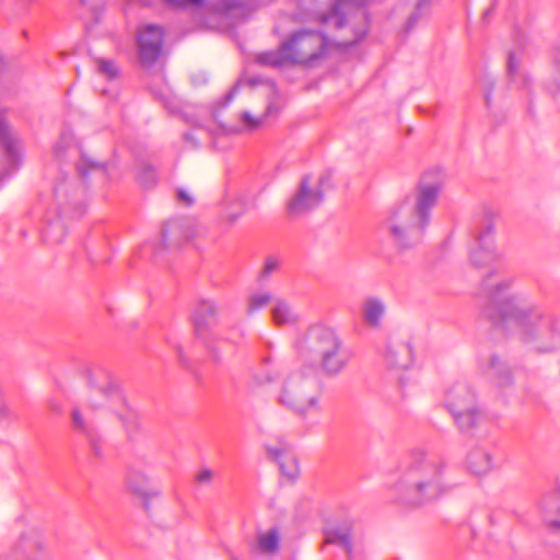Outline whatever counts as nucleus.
<instances>
[{"label":"nucleus","instance_id":"19","mask_svg":"<svg viewBox=\"0 0 560 560\" xmlns=\"http://www.w3.org/2000/svg\"><path fill=\"white\" fill-rule=\"evenodd\" d=\"M466 466L476 476L489 474L494 468L491 452L481 446L471 448L466 458Z\"/></svg>","mask_w":560,"mask_h":560},{"label":"nucleus","instance_id":"16","mask_svg":"<svg viewBox=\"0 0 560 560\" xmlns=\"http://www.w3.org/2000/svg\"><path fill=\"white\" fill-rule=\"evenodd\" d=\"M80 3L88 36L91 39L102 37L105 0H80Z\"/></svg>","mask_w":560,"mask_h":560},{"label":"nucleus","instance_id":"51","mask_svg":"<svg viewBox=\"0 0 560 560\" xmlns=\"http://www.w3.org/2000/svg\"><path fill=\"white\" fill-rule=\"evenodd\" d=\"M267 381H268V382H272V381H273V378H272L271 376H267Z\"/></svg>","mask_w":560,"mask_h":560},{"label":"nucleus","instance_id":"5","mask_svg":"<svg viewBox=\"0 0 560 560\" xmlns=\"http://www.w3.org/2000/svg\"><path fill=\"white\" fill-rule=\"evenodd\" d=\"M310 371L301 369L291 372L276 392V401L300 417L320 409V395L316 380Z\"/></svg>","mask_w":560,"mask_h":560},{"label":"nucleus","instance_id":"48","mask_svg":"<svg viewBox=\"0 0 560 560\" xmlns=\"http://www.w3.org/2000/svg\"><path fill=\"white\" fill-rule=\"evenodd\" d=\"M555 491H556V493L560 494V470L556 478Z\"/></svg>","mask_w":560,"mask_h":560},{"label":"nucleus","instance_id":"7","mask_svg":"<svg viewBox=\"0 0 560 560\" xmlns=\"http://www.w3.org/2000/svg\"><path fill=\"white\" fill-rule=\"evenodd\" d=\"M445 407L463 432H471L486 419L478 408L476 395L466 382L453 384L445 394Z\"/></svg>","mask_w":560,"mask_h":560},{"label":"nucleus","instance_id":"34","mask_svg":"<svg viewBox=\"0 0 560 560\" xmlns=\"http://www.w3.org/2000/svg\"><path fill=\"white\" fill-rule=\"evenodd\" d=\"M360 20H361L360 26L351 27L353 38L349 39V40L337 42V43H335L336 46L341 47V48H347L349 46L357 44L365 36V34L368 33V19L365 16V14H362L360 16Z\"/></svg>","mask_w":560,"mask_h":560},{"label":"nucleus","instance_id":"32","mask_svg":"<svg viewBox=\"0 0 560 560\" xmlns=\"http://www.w3.org/2000/svg\"><path fill=\"white\" fill-rule=\"evenodd\" d=\"M16 420L18 417L7 400L4 386L0 382V425L9 427Z\"/></svg>","mask_w":560,"mask_h":560},{"label":"nucleus","instance_id":"8","mask_svg":"<svg viewBox=\"0 0 560 560\" xmlns=\"http://www.w3.org/2000/svg\"><path fill=\"white\" fill-rule=\"evenodd\" d=\"M15 560H51V552L42 530L23 532L12 548Z\"/></svg>","mask_w":560,"mask_h":560},{"label":"nucleus","instance_id":"4","mask_svg":"<svg viewBox=\"0 0 560 560\" xmlns=\"http://www.w3.org/2000/svg\"><path fill=\"white\" fill-rule=\"evenodd\" d=\"M328 37L318 31L301 30L293 33L277 50L256 55L259 65L280 68L287 65H313L327 54Z\"/></svg>","mask_w":560,"mask_h":560},{"label":"nucleus","instance_id":"15","mask_svg":"<svg viewBox=\"0 0 560 560\" xmlns=\"http://www.w3.org/2000/svg\"><path fill=\"white\" fill-rule=\"evenodd\" d=\"M371 0H336L331 9L320 14L319 21L323 24L334 25L336 28H345L348 24V15L352 16L353 9L365 5Z\"/></svg>","mask_w":560,"mask_h":560},{"label":"nucleus","instance_id":"53","mask_svg":"<svg viewBox=\"0 0 560 560\" xmlns=\"http://www.w3.org/2000/svg\"><path fill=\"white\" fill-rule=\"evenodd\" d=\"M490 13V10L485 11V16H487Z\"/></svg>","mask_w":560,"mask_h":560},{"label":"nucleus","instance_id":"22","mask_svg":"<svg viewBox=\"0 0 560 560\" xmlns=\"http://www.w3.org/2000/svg\"><path fill=\"white\" fill-rule=\"evenodd\" d=\"M480 366L493 377L497 385L502 387L511 383V373L506 364L495 354H487L480 358Z\"/></svg>","mask_w":560,"mask_h":560},{"label":"nucleus","instance_id":"2","mask_svg":"<svg viewBox=\"0 0 560 560\" xmlns=\"http://www.w3.org/2000/svg\"><path fill=\"white\" fill-rule=\"evenodd\" d=\"M447 464L439 455L413 451L402 464L399 475L388 482L394 499L410 506H421L450 492L445 481Z\"/></svg>","mask_w":560,"mask_h":560},{"label":"nucleus","instance_id":"26","mask_svg":"<svg viewBox=\"0 0 560 560\" xmlns=\"http://www.w3.org/2000/svg\"><path fill=\"white\" fill-rule=\"evenodd\" d=\"M271 314L277 325H293L299 320L298 313L282 299L275 300Z\"/></svg>","mask_w":560,"mask_h":560},{"label":"nucleus","instance_id":"30","mask_svg":"<svg viewBox=\"0 0 560 560\" xmlns=\"http://www.w3.org/2000/svg\"><path fill=\"white\" fill-rule=\"evenodd\" d=\"M326 541L342 545L347 550L349 560H361L357 559L352 552L351 535L349 528L342 527L329 532L326 536Z\"/></svg>","mask_w":560,"mask_h":560},{"label":"nucleus","instance_id":"41","mask_svg":"<svg viewBox=\"0 0 560 560\" xmlns=\"http://www.w3.org/2000/svg\"><path fill=\"white\" fill-rule=\"evenodd\" d=\"M177 197L188 206L192 205L194 202V198L184 189H179L177 191Z\"/></svg>","mask_w":560,"mask_h":560},{"label":"nucleus","instance_id":"10","mask_svg":"<svg viewBox=\"0 0 560 560\" xmlns=\"http://www.w3.org/2000/svg\"><path fill=\"white\" fill-rule=\"evenodd\" d=\"M493 232L494 224L492 220H485L478 231L476 246L469 253V258L474 266L482 267L500 259L501 254L494 245Z\"/></svg>","mask_w":560,"mask_h":560},{"label":"nucleus","instance_id":"28","mask_svg":"<svg viewBox=\"0 0 560 560\" xmlns=\"http://www.w3.org/2000/svg\"><path fill=\"white\" fill-rule=\"evenodd\" d=\"M553 503V494L548 493L541 497L539 501V509L542 513V518L547 527L560 532V506L553 513L551 511Z\"/></svg>","mask_w":560,"mask_h":560},{"label":"nucleus","instance_id":"3","mask_svg":"<svg viewBox=\"0 0 560 560\" xmlns=\"http://www.w3.org/2000/svg\"><path fill=\"white\" fill-rule=\"evenodd\" d=\"M439 194L438 184H421L415 196L390 210L381 230L397 249H410L421 243Z\"/></svg>","mask_w":560,"mask_h":560},{"label":"nucleus","instance_id":"36","mask_svg":"<svg viewBox=\"0 0 560 560\" xmlns=\"http://www.w3.org/2000/svg\"><path fill=\"white\" fill-rule=\"evenodd\" d=\"M553 60L555 72L547 83V90L553 95H560V51L555 55Z\"/></svg>","mask_w":560,"mask_h":560},{"label":"nucleus","instance_id":"1","mask_svg":"<svg viewBox=\"0 0 560 560\" xmlns=\"http://www.w3.org/2000/svg\"><path fill=\"white\" fill-rule=\"evenodd\" d=\"M514 276H505L490 290V305L486 316L494 326L515 334L526 346L538 352H548L560 346L558 323L538 306L529 303L522 291H513Z\"/></svg>","mask_w":560,"mask_h":560},{"label":"nucleus","instance_id":"31","mask_svg":"<svg viewBox=\"0 0 560 560\" xmlns=\"http://www.w3.org/2000/svg\"><path fill=\"white\" fill-rule=\"evenodd\" d=\"M136 178L140 185L148 188L156 183L155 170L145 161H139L136 166Z\"/></svg>","mask_w":560,"mask_h":560},{"label":"nucleus","instance_id":"29","mask_svg":"<svg viewBox=\"0 0 560 560\" xmlns=\"http://www.w3.org/2000/svg\"><path fill=\"white\" fill-rule=\"evenodd\" d=\"M78 173L83 182H88L92 175L102 173L104 166L101 162L95 161L88 153L83 152L77 163Z\"/></svg>","mask_w":560,"mask_h":560},{"label":"nucleus","instance_id":"33","mask_svg":"<svg viewBox=\"0 0 560 560\" xmlns=\"http://www.w3.org/2000/svg\"><path fill=\"white\" fill-rule=\"evenodd\" d=\"M272 301V294L268 291L253 293L248 298L247 313L254 314L265 308Z\"/></svg>","mask_w":560,"mask_h":560},{"label":"nucleus","instance_id":"44","mask_svg":"<svg viewBox=\"0 0 560 560\" xmlns=\"http://www.w3.org/2000/svg\"><path fill=\"white\" fill-rule=\"evenodd\" d=\"M65 141L66 140L62 139L60 142L56 143V145L54 147V151L57 156H59L61 154V152L66 149V143L63 144Z\"/></svg>","mask_w":560,"mask_h":560},{"label":"nucleus","instance_id":"11","mask_svg":"<svg viewBox=\"0 0 560 560\" xmlns=\"http://www.w3.org/2000/svg\"><path fill=\"white\" fill-rule=\"evenodd\" d=\"M164 32L161 26L145 25L138 33V51L143 67L153 66L162 55Z\"/></svg>","mask_w":560,"mask_h":560},{"label":"nucleus","instance_id":"45","mask_svg":"<svg viewBox=\"0 0 560 560\" xmlns=\"http://www.w3.org/2000/svg\"><path fill=\"white\" fill-rule=\"evenodd\" d=\"M237 92V86H234L225 96L224 100V106H228V104L234 98L235 94Z\"/></svg>","mask_w":560,"mask_h":560},{"label":"nucleus","instance_id":"6","mask_svg":"<svg viewBox=\"0 0 560 560\" xmlns=\"http://www.w3.org/2000/svg\"><path fill=\"white\" fill-rule=\"evenodd\" d=\"M306 342L312 352L319 358L322 371L336 376L349 364L352 352L343 345L339 335L325 326L312 327L307 334Z\"/></svg>","mask_w":560,"mask_h":560},{"label":"nucleus","instance_id":"42","mask_svg":"<svg viewBox=\"0 0 560 560\" xmlns=\"http://www.w3.org/2000/svg\"><path fill=\"white\" fill-rule=\"evenodd\" d=\"M117 74V67L112 61L107 60V79L115 78Z\"/></svg>","mask_w":560,"mask_h":560},{"label":"nucleus","instance_id":"20","mask_svg":"<svg viewBox=\"0 0 560 560\" xmlns=\"http://www.w3.org/2000/svg\"><path fill=\"white\" fill-rule=\"evenodd\" d=\"M362 319L371 328H380L386 314L385 302L377 296H368L361 305Z\"/></svg>","mask_w":560,"mask_h":560},{"label":"nucleus","instance_id":"49","mask_svg":"<svg viewBox=\"0 0 560 560\" xmlns=\"http://www.w3.org/2000/svg\"><path fill=\"white\" fill-rule=\"evenodd\" d=\"M429 4V0H418L417 10L418 12Z\"/></svg>","mask_w":560,"mask_h":560},{"label":"nucleus","instance_id":"52","mask_svg":"<svg viewBox=\"0 0 560 560\" xmlns=\"http://www.w3.org/2000/svg\"><path fill=\"white\" fill-rule=\"evenodd\" d=\"M162 236H163V238H164V240H166V238H167V235H166V233H165V232H163Z\"/></svg>","mask_w":560,"mask_h":560},{"label":"nucleus","instance_id":"14","mask_svg":"<svg viewBox=\"0 0 560 560\" xmlns=\"http://www.w3.org/2000/svg\"><path fill=\"white\" fill-rule=\"evenodd\" d=\"M412 348L408 341L389 339L385 346L384 362L389 370H405L412 363Z\"/></svg>","mask_w":560,"mask_h":560},{"label":"nucleus","instance_id":"25","mask_svg":"<svg viewBox=\"0 0 560 560\" xmlns=\"http://www.w3.org/2000/svg\"><path fill=\"white\" fill-rule=\"evenodd\" d=\"M281 536L277 527L257 534L258 550L265 555H276L280 549Z\"/></svg>","mask_w":560,"mask_h":560},{"label":"nucleus","instance_id":"35","mask_svg":"<svg viewBox=\"0 0 560 560\" xmlns=\"http://www.w3.org/2000/svg\"><path fill=\"white\" fill-rule=\"evenodd\" d=\"M281 264L282 261L278 256H268L265 259L264 266L258 275V279L261 282L267 281L270 276L280 268Z\"/></svg>","mask_w":560,"mask_h":560},{"label":"nucleus","instance_id":"24","mask_svg":"<svg viewBox=\"0 0 560 560\" xmlns=\"http://www.w3.org/2000/svg\"><path fill=\"white\" fill-rule=\"evenodd\" d=\"M506 71L510 81L517 88H528L530 78L523 66V54L521 51H512L509 54L506 62Z\"/></svg>","mask_w":560,"mask_h":560},{"label":"nucleus","instance_id":"39","mask_svg":"<svg viewBox=\"0 0 560 560\" xmlns=\"http://www.w3.org/2000/svg\"><path fill=\"white\" fill-rule=\"evenodd\" d=\"M195 480L199 485L209 486L213 480V471L209 468H203L196 475Z\"/></svg>","mask_w":560,"mask_h":560},{"label":"nucleus","instance_id":"21","mask_svg":"<svg viewBox=\"0 0 560 560\" xmlns=\"http://www.w3.org/2000/svg\"><path fill=\"white\" fill-rule=\"evenodd\" d=\"M82 194L83 190L77 182L67 177L60 180L55 187V197L59 206L62 207L63 212L67 211V207H77L79 197L82 196Z\"/></svg>","mask_w":560,"mask_h":560},{"label":"nucleus","instance_id":"9","mask_svg":"<svg viewBox=\"0 0 560 560\" xmlns=\"http://www.w3.org/2000/svg\"><path fill=\"white\" fill-rule=\"evenodd\" d=\"M310 179V176L303 177L295 194L288 200L287 208L291 215L304 214L323 202L322 185H311Z\"/></svg>","mask_w":560,"mask_h":560},{"label":"nucleus","instance_id":"38","mask_svg":"<svg viewBox=\"0 0 560 560\" xmlns=\"http://www.w3.org/2000/svg\"><path fill=\"white\" fill-rule=\"evenodd\" d=\"M104 395H105V393H104V389L102 386H100V387L95 388L94 390H91V393H89L86 400H88L89 408L92 411H96L102 408Z\"/></svg>","mask_w":560,"mask_h":560},{"label":"nucleus","instance_id":"43","mask_svg":"<svg viewBox=\"0 0 560 560\" xmlns=\"http://www.w3.org/2000/svg\"><path fill=\"white\" fill-rule=\"evenodd\" d=\"M97 75L103 77L105 74V59L97 58L96 66Z\"/></svg>","mask_w":560,"mask_h":560},{"label":"nucleus","instance_id":"37","mask_svg":"<svg viewBox=\"0 0 560 560\" xmlns=\"http://www.w3.org/2000/svg\"><path fill=\"white\" fill-rule=\"evenodd\" d=\"M65 232L59 222L49 224L44 232V237L51 243H59L62 241Z\"/></svg>","mask_w":560,"mask_h":560},{"label":"nucleus","instance_id":"18","mask_svg":"<svg viewBox=\"0 0 560 560\" xmlns=\"http://www.w3.org/2000/svg\"><path fill=\"white\" fill-rule=\"evenodd\" d=\"M268 455L278 463L280 471L290 480L299 476V463L288 446H267Z\"/></svg>","mask_w":560,"mask_h":560},{"label":"nucleus","instance_id":"50","mask_svg":"<svg viewBox=\"0 0 560 560\" xmlns=\"http://www.w3.org/2000/svg\"><path fill=\"white\" fill-rule=\"evenodd\" d=\"M20 3L23 5V7H28L30 4H32L33 2H35V0H19Z\"/></svg>","mask_w":560,"mask_h":560},{"label":"nucleus","instance_id":"40","mask_svg":"<svg viewBox=\"0 0 560 560\" xmlns=\"http://www.w3.org/2000/svg\"><path fill=\"white\" fill-rule=\"evenodd\" d=\"M167 4L176 8H186L189 5L200 7L206 0H164Z\"/></svg>","mask_w":560,"mask_h":560},{"label":"nucleus","instance_id":"17","mask_svg":"<svg viewBox=\"0 0 560 560\" xmlns=\"http://www.w3.org/2000/svg\"><path fill=\"white\" fill-rule=\"evenodd\" d=\"M219 306L214 301L201 300L192 314V322L197 335L201 336L218 323Z\"/></svg>","mask_w":560,"mask_h":560},{"label":"nucleus","instance_id":"47","mask_svg":"<svg viewBox=\"0 0 560 560\" xmlns=\"http://www.w3.org/2000/svg\"><path fill=\"white\" fill-rule=\"evenodd\" d=\"M184 139H185V141L187 143H191V145H196L197 144V141H196L195 137L190 132L185 133L184 135Z\"/></svg>","mask_w":560,"mask_h":560},{"label":"nucleus","instance_id":"27","mask_svg":"<svg viewBox=\"0 0 560 560\" xmlns=\"http://www.w3.org/2000/svg\"><path fill=\"white\" fill-rule=\"evenodd\" d=\"M264 122L260 117H253L247 110L241 115V125H224L221 124L219 127L224 133L234 135L246 131H254L258 129Z\"/></svg>","mask_w":560,"mask_h":560},{"label":"nucleus","instance_id":"13","mask_svg":"<svg viewBox=\"0 0 560 560\" xmlns=\"http://www.w3.org/2000/svg\"><path fill=\"white\" fill-rule=\"evenodd\" d=\"M126 483L128 491L139 499L145 512H149L151 500L160 495V491L152 486L149 476L140 468H130Z\"/></svg>","mask_w":560,"mask_h":560},{"label":"nucleus","instance_id":"46","mask_svg":"<svg viewBox=\"0 0 560 560\" xmlns=\"http://www.w3.org/2000/svg\"><path fill=\"white\" fill-rule=\"evenodd\" d=\"M418 19H419V13H418V12H417V13H415V14H412V15L409 18L408 22H407V28H408V30H411V28L413 27V25L417 23V20H418Z\"/></svg>","mask_w":560,"mask_h":560},{"label":"nucleus","instance_id":"12","mask_svg":"<svg viewBox=\"0 0 560 560\" xmlns=\"http://www.w3.org/2000/svg\"><path fill=\"white\" fill-rule=\"evenodd\" d=\"M107 407L120 419L129 436L138 432L140 423L137 412L127 405L120 386L112 381H107Z\"/></svg>","mask_w":560,"mask_h":560},{"label":"nucleus","instance_id":"23","mask_svg":"<svg viewBox=\"0 0 560 560\" xmlns=\"http://www.w3.org/2000/svg\"><path fill=\"white\" fill-rule=\"evenodd\" d=\"M71 418L74 428L89 439L93 454L97 457H102L103 445L101 439L96 438L93 422L88 421L78 408L72 409Z\"/></svg>","mask_w":560,"mask_h":560}]
</instances>
